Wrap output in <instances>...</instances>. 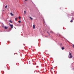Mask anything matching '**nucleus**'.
I'll use <instances>...</instances> for the list:
<instances>
[{"label": "nucleus", "mask_w": 74, "mask_h": 74, "mask_svg": "<svg viewBox=\"0 0 74 74\" xmlns=\"http://www.w3.org/2000/svg\"><path fill=\"white\" fill-rule=\"evenodd\" d=\"M68 58H69V59H71V58H72V54H71V53H69Z\"/></svg>", "instance_id": "nucleus-1"}, {"label": "nucleus", "mask_w": 74, "mask_h": 74, "mask_svg": "<svg viewBox=\"0 0 74 74\" xmlns=\"http://www.w3.org/2000/svg\"><path fill=\"white\" fill-rule=\"evenodd\" d=\"M10 27H11V29H12V28H13V25H11V24L10 25Z\"/></svg>", "instance_id": "nucleus-2"}, {"label": "nucleus", "mask_w": 74, "mask_h": 74, "mask_svg": "<svg viewBox=\"0 0 74 74\" xmlns=\"http://www.w3.org/2000/svg\"><path fill=\"white\" fill-rule=\"evenodd\" d=\"M8 27H7L6 26L5 27L4 29H7Z\"/></svg>", "instance_id": "nucleus-3"}, {"label": "nucleus", "mask_w": 74, "mask_h": 74, "mask_svg": "<svg viewBox=\"0 0 74 74\" xmlns=\"http://www.w3.org/2000/svg\"><path fill=\"white\" fill-rule=\"evenodd\" d=\"M29 18H30V19L31 20H33V18L31 17H29Z\"/></svg>", "instance_id": "nucleus-4"}, {"label": "nucleus", "mask_w": 74, "mask_h": 74, "mask_svg": "<svg viewBox=\"0 0 74 74\" xmlns=\"http://www.w3.org/2000/svg\"><path fill=\"white\" fill-rule=\"evenodd\" d=\"M57 36H58V37H60V34H57Z\"/></svg>", "instance_id": "nucleus-5"}, {"label": "nucleus", "mask_w": 74, "mask_h": 74, "mask_svg": "<svg viewBox=\"0 0 74 74\" xmlns=\"http://www.w3.org/2000/svg\"><path fill=\"white\" fill-rule=\"evenodd\" d=\"M10 14L11 15V16H14V14H13L12 13H11Z\"/></svg>", "instance_id": "nucleus-6"}, {"label": "nucleus", "mask_w": 74, "mask_h": 74, "mask_svg": "<svg viewBox=\"0 0 74 74\" xmlns=\"http://www.w3.org/2000/svg\"><path fill=\"white\" fill-rule=\"evenodd\" d=\"M33 29H35V25H33Z\"/></svg>", "instance_id": "nucleus-7"}, {"label": "nucleus", "mask_w": 74, "mask_h": 74, "mask_svg": "<svg viewBox=\"0 0 74 74\" xmlns=\"http://www.w3.org/2000/svg\"><path fill=\"white\" fill-rule=\"evenodd\" d=\"M50 33H52V34H53V32L52 31H50Z\"/></svg>", "instance_id": "nucleus-8"}, {"label": "nucleus", "mask_w": 74, "mask_h": 74, "mask_svg": "<svg viewBox=\"0 0 74 74\" xmlns=\"http://www.w3.org/2000/svg\"><path fill=\"white\" fill-rule=\"evenodd\" d=\"M26 13V12L25 11H24V14H25Z\"/></svg>", "instance_id": "nucleus-9"}, {"label": "nucleus", "mask_w": 74, "mask_h": 74, "mask_svg": "<svg viewBox=\"0 0 74 74\" xmlns=\"http://www.w3.org/2000/svg\"><path fill=\"white\" fill-rule=\"evenodd\" d=\"M17 18H15V21H17Z\"/></svg>", "instance_id": "nucleus-10"}, {"label": "nucleus", "mask_w": 74, "mask_h": 74, "mask_svg": "<svg viewBox=\"0 0 74 74\" xmlns=\"http://www.w3.org/2000/svg\"><path fill=\"white\" fill-rule=\"evenodd\" d=\"M9 22H10V23H12V21H11V20H10Z\"/></svg>", "instance_id": "nucleus-11"}, {"label": "nucleus", "mask_w": 74, "mask_h": 74, "mask_svg": "<svg viewBox=\"0 0 74 74\" xmlns=\"http://www.w3.org/2000/svg\"><path fill=\"white\" fill-rule=\"evenodd\" d=\"M62 50H63V49H64V47H62Z\"/></svg>", "instance_id": "nucleus-12"}, {"label": "nucleus", "mask_w": 74, "mask_h": 74, "mask_svg": "<svg viewBox=\"0 0 74 74\" xmlns=\"http://www.w3.org/2000/svg\"><path fill=\"white\" fill-rule=\"evenodd\" d=\"M7 7H8L7 5H6L5 6V8H7Z\"/></svg>", "instance_id": "nucleus-13"}, {"label": "nucleus", "mask_w": 74, "mask_h": 74, "mask_svg": "<svg viewBox=\"0 0 74 74\" xmlns=\"http://www.w3.org/2000/svg\"><path fill=\"white\" fill-rule=\"evenodd\" d=\"M47 33L48 34H49V35H50V34H49V33L47 31Z\"/></svg>", "instance_id": "nucleus-14"}, {"label": "nucleus", "mask_w": 74, "mask_h": 74, "mask_svg": "<svg viewBox=\"0 0 74 74\" xmlns=\"http://www.w3.org/2000/svg\"><path fill=\"white\" fill-rule=\"evenodd\" d=\"M18 22L19 23H21V21H18Z\"/></svg>", "instance_id": "nucleus-15"}, {"label": "nucleus", "mask_w": 74, "mask_h": 74, "mask_svg": "<svg viewBox=\"0 0 74 74\" xmlns=\"http://www.w3.org/2000/svg\"><path fill=\"white\" fill-rule=\"evenodd\" d=\"M18 19H21V17L19 16V17H18Z\"/></svg>", "instance_id": "nucleus-16"}, {"label": "nucleus", "mask_w": 74, "mask_h": 74, "mask_svg": "<svg viewBox=\"0 0 74 74\" xmlns=\"http://www.w3.org/2000/svg\"><path fill=\"white\" fill-rule=\"evenodd\" d=\"M71 23H72V22H73V20H71Z\"/></svg>", "instance_id": "nucleus-17"}, {"label": "nucleus", "mask_w": 74, "mask_h": 74, "mask_svg": "<svg viewBox=\"0 0 74 74\" xmlns=\"http://www.w3.org/2000/svg\"><path fill=\"white\" fill-rule=\"evenodd\" d=\"M51 70H53V68H51Z\"/></svg>", "instance_id": "nucleus-18"}, {"label": "nucleus", "mask_w": 74, "mask_h": 74, "mask_svg": "<svg viewBox=\"0 0 74 74\" xmlns=\"http://www.w3.org/2000/svg\"><path fill=\"white\" fill-rule=\"evenodd\" d=\"M29 64H30V63H29Z\"/></svg>", "instance_id": "nucleus-19"}, {"label": "nucleus", "mask_w": 74, "mask_h": 74, "mask_svg": "<svg viewBox=\"0 0 74 74\" xmlns=\"http://www.w3.org/2000/svg\"><path fill=\"white\" fill-rule=\"evenodd\" d=\"M25 0V1H27V0Z\"/></svg>", "instance_id": "nucleus-20"}, {"label": "nucleus", "mask_w": 74, "mask_h": 74, "mask_svg": "<svg viewBox=\"0 0 74 74\" xmlns=\"http://www.w3.org/2000/svg\"><path fill=\"white\" fill-rule=\"evenodd\" d=\"M29 62H30V61H29Z\"/></svg>", "instance_id": "nucleus-21"}, {"label": "nucleus", "mask_w": 74, "mask_h": 74, "mask_svg": "<svg viewBox=\"0 0 74 74\" xmlns=\"http://www.w3.org/2000/svg\"><path fill=\"white\" fill-rule=\"evenodd\" d=\"M45 37H47V36H45Z\"/></svg>", "instance_id": "nucleus-22"}, {"label": "nucleus", "mask_w": 74, "mask_h": 74, "mask_svg": "<svg viewBox=\"0 0 74 74\" xmlns=\"http://www.w3.org/2000/svg\"><path fill=\"white\" fill-rule=\"evenodd\" d=\"M37 67H38V66H37Z\"/></svg>", "instance_id": "nucleus-23"}]
</instances>
